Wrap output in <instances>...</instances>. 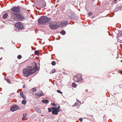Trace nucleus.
<instances>
[{
  "instance_id": "f257e3e1",
  "label": "nucleus",
  "mask_w": 122,
  "mask_h": 122,
  "mask_svg": "<svg viewBox=\"0 0 122 122\" xmlns=\"http://www.w3.org/2000/svg\"><path fill=\"white\" fill-rule=\"evenodd\" d=\"M35 66L33 67L32 66H29L30 68L24 69L23 70V75L25 77H28L30 75L35 73L38 70V68L37 67L36 64V63H34Z\"/></svg>"
},
{
  "instance_id": "f03ea898",
  "label": "nucleus",
  "mask_w": 122,
  "mask_h": 122,
  "mask_svg": "<svg viewBox=\"0 0 122 122\" xmlns=\"http://www.w3.org/2000/svg\"><path fill=\"white\" fill-rule=\"evenodd\" d=\"M10 15L13 18L20 21H22L25 19V17L22 13L11 12Z\"/></svg>"
},
{
  "instance_id": "7ed1b4c3",
  "label": "nucleus",
  "mask_w": 122,
  "mask_h": 122,
  "mask_svg": "<svg viewBox=\"0 0 122 122\" xmlns=\"http://www.w3.org/2000/svg\"><path fill=\"white\" fill-rule=\"evenodd\" d=\"M51 20V18L47 16H42L38 20L39 23L43 25L47 24Z\"/></svg>"
},
{
  "instance_id": "20e7f679",
  "label": "nucleus",
  "mask_w": 122,
  "mask_h": 122,
  "mask_svg": "<svg viewBox=\"0 0 122 122\" xmlns=\"http://www.w3.org/2000/svg\"><path fill=\"white\" fill-rule=\"evenodd\" d=\"M59 23L56 21L52 22L50 23L49 27L52 30H55L59 27Z\"/></svg>"
},
{
  "instance_id": "39448f33",
  "label": "nucleus",
  "mask_w": 122,
  "mask_h": 122,
  "mask_svg": "<svg viewBox=\"0 0 122 122\" xmlns=\"http://www.w3.org/2000/svg\"><path fill=\"white\" fill-rule=\"evenodd\" d=\"M66 16L69 19H73L75 18L76 15L74 12L71 10H69Z\"/></svg>"
},
{
  "instance_id": "423d86ee",
  "label": "nucleus",
  "mask_w": 122,
  "mask_h": 122,
  "mask_svg": "<svg viewBox=\"0 0 122 122\" xmlns=\"http://www.w3.org/2000/svg\"><path fill=\"white\" fill-rule=\"evenodd\" d=\"M74 80L75 82L79 83H82L83 82L82 76L80 74H78L77 76H75Z\"/></svg>"
},
{
  "instance_id": "0eeeda50",
  "label": "nucleus",
  "mask_w": 122,
  "mask_h": 122,
  "mask_svg": "<svg viewBox=\"0 0 122 122\" xmlns=\"http://www.w3.org/2000/svg\"><path fill=\"white\" fill-rule=\"evenodd\" d=\"M37 5L41 8H44L46 6V2L44 0H38L37 2Z\"/></svg>"
},
{
  "instance_id": "6e6552de",
  "label": "nucleus",
  "mask_w": 122,
  "mask_h": 122,
  "mask_svg": "<svg viewBox=\"0 0 122 122\" xmlns=\"http://www.w3.org/2000/svg\"><path fill=\"white\" fill-rule=\"evenodd\" d=\"M10 12H12L11 11L13 12H16L17 13L20 12V6H13L12 8L10 10H8V11H10Z\"/></svg>"
},
{
  "instance_id": "1a4fd4ad",
  "label": "nucleus",
  "mask_w": 122,
  "mask_h": 122,
  "mask_svg": "<svg viewBox=\"0 0 122 122\" xmlns=\"http://www.w3.org/2000/svg\"><path fill=\"white\" fill-rule=\"evenodd\" d=\"M19 107L16 105H14L12 106L10 108L11 111L13 112L19 109Z\"/></svg>"
},
{
  "instance_id": "9d476101",
  "label": "nucleus",
  "mask_w": 122,
  "mask_h": 122,
  "mask_svg": "<svg viewBox=\"0 0 122 122\" xmlns=\"http://www.w3.org/2000/svg\"><path fill=\"white\" fill-rule=\"evenodd\" d=\"M15 25L16 27L18 29L21 30L22 29L24 28L23 25L21 23L18 22L15 24Z\"/></svg>"
},
{
  "instance_id": "9b49d317",
  "label": "nucleus",
  "mask_w": 122,
  "mask_h": 122,
  "mask_svg": "<svg viewBox=\"0 0 122 122\" xmlns=\"http://www.w3.org/2000/svg\"><path fill=\"white\" fill-rule=\"evenodd\" d=\"M69 22H67V21H62L61 22L60 24V26L61 27L63 26H66L68 24Z\"/></svg>"
},
{
  "instance_id": "f8f14e48",
  "label": "nucleus",
  "mask_w": 122,
  "mask_h": 122,
  "mask_svg": "<svg viewBox=\"0 0 122 122\" xmlns=\"http://www.w3.org/2000/svg\"><path fill=\"white\" fill-rule=\"evenodd\" d=\"M43 95V93H41L40 92H37V93H36L35 94V95L36 97L39 98L41 96H42Z\"/></svg>"
},
{
  "instance_id": "ddd939ff",
  "label": "nucleus",
  "mask_w": 122,
  "mask_h": 122,
  "mask_svg": "<svg viewBox=\"0 0 122 122\" xmlns=\"http://www.w3.org/2000/svg\"><path fill=\"white\" fill-rule=\"evenodd\" d=\"M57 108L55 109V110H53L52 111V114H55V115H57L58 114V111L57 110Z\"/></svg>"
},
{
  "instance_id": "4468645a",
  "label": "nucleus",
  "mask_w": 122,
  "mask_h": 122,
  "mask_svg": "<svg viewBox=\"0 0 122 122\" xmlns=\"http://www.w3.org/2000/svg\"><path fill=\"white\" fill-rule=\"evenodd\" d=\"M42 103L46 104L49 103V102L48 100L47 99H44L42 100Z\"/></svg>"
},
{
  "instance_id": "2eb2a0df",
  "label": "nucleus",
  "mask_w": 122,
  "mask_h": 122,
  "mask_svg": "<svg viewBox=\"0 0 122 122\" xmlns=\"http://www.w3.org/2000/svg\"><path fill=\"white\" fill-rule=\"evenodd\" d=\"M120 36L122 37V31L121 32L120 34ZM118 40H119L120 41V42H122V40H120L121 39V37H118Z\"/></svg>"
},
{
  "instance_id": "dca6fc26",
  "label": "nucleus",
  "mask_w": 122,
  "mask_h": 122,
  "mask_svg": "<svg viewBox=\"0 0 122 122\" xmlns=\"http://www.w3.org/2000/svg\"><path fill=\"white\" fill-rule=\"evenodd\" d=\"M8 16V14L7 13H5L3 15V18L4 19H5Z\"/></svg>"
},
{
  "instance_id": "f3484780",
  "label": "nucleus",
  "mask_w": 122,
  "mask_h": 122,
  "mask_svg": "<svg viewBox=\"0 0 122 122\" xmlns=\"http://www.w3.org/2000/svg\"><path fill=\"white\" fill-rule=\"evenodd\" d=\"M27 115V114L26 113H25V114H23V117L22 118V119H24L26 117Z\"/></svg>"
},
{
  "instance_id": "a211bd4d",
  "label": "nucleus",
  "mask_w": 122,
  "mask_h": 122,
  "mask_svg": "<svg viewBox=\"0 0 122 122\" xmlns=\"http://www.w3.org/2000/svg\"><path fill=\"white\" fill-rule=\"evenodd\" d=\"M60 33L62 35H64L66 34V32L65 30H63Z\"/></svg>"
},
{
  "instance_id": "6ab92c4d",
  "label": "nucleus",
  "mask_w": 122,
  "mask_h": 122,
  "mask_svg": "<svg viewBox=\"0 0 122 122\" xmlns=\"http://www.w3.org/2000/svg\"><path fill=\"white\" fill-rule=\"evenodd\" d=\"M35 54V55H37L39 54V51L37 50L35 51L34 52Z\"/></svg>"
},
{
  "instance_id": "aec40b11",
  "label": "nucleus",
  "mask_w": 122,
  "mask_h": 122,
  "mask_svg": "<svg viewBox=\"0 0 122 122\" xmlns=\"http://www.w3.org/2000/svg\"><path fill=\"white\" fill-rule=\"evenodd\" d=\"M72 85L73 87L75 88L76 86V84L75 83H73L72 84Z\"/></svg>"
},
{
  "instance_id": "412c9836",
  "label": "nucleus",
  "mask_w": 122,
  "mask_h": 122,
  "mask_svg": "<svg viewBox=\"0 0 122 122\" xmlns=\"http://www.w3.org/2000/svg\"><path fill=\"white\" fill-rule=\"evenodd\" d=\"M31 90H33L32 92H36L37 91L36 89L35 88H32Z\"/></svg>"
},
{
  "instance_id": "4be33fe9",
  "label": "nucleus",
  "mask_w": 122,
  "mask_h": 122,
  "mask_svg": "<svg viewBox=\"0 0 122 122\" xmlns=\"http://www.w3.org/2000/svg\"><path fill=\"white\" fill-rule=\"evenodd\" d=\"M26 101L25 100H23L22 101V103L23 104H25L26 103Z\"/></svg>"
},
{
  "instance_id": "5701e85b",
  "label": "nucleus",
  "mask_w": 122,
  "mask_h": 122,
  "mask_svg": "<svg viewBox=\"0 0 122 122\" xmlns=\"http://www.w3.org/2000/svg\"><path fill=\"white\" fill-rule=\"evenodd\" d=\"M51 64L53 66H54L56 64V62L55 61H53L51 62Z\"/></svg>"
},
{
  "instance_id": "b1692460",
  "label": "nucleus",
  "mask_w": 122,
  "mask_h": 122,
  "mask_svg": "<svg viewBox=\"0 0 122 122\" xmlns=\"http://www.w3.org/2000/svg\"><path fill=\"white\" fill-rule=\"evenodd\" d=\"M21 58L22 56L20 55H19L17 57V58L18 59H20Z\"/></svg>"
},
{
  "instance_id": "393cba45",
  "label": "nucleus",
  "mask_w": 122,
  "mask_h": 122,
  "mask_svg": "<svg viewBox=\"0 0 122 122\" xmlns=\"http://www.w3.org/2000/svg\"><path fill=\"white\" fill-rule=\"evenodd\" d=\"M20 96L22 97L24 99H25V96L23 94L20 95Z\"/></svg>"
},
{
  "instance_id": "a878e982",
  "label": "nucleus",
  "mask_w": 122,
  "mask_h": 122,
  "mask_svg": "<svg viewBox=\"0 0 122 122\" xmlns=\"http://www.w3.org/2000/svg\"><path fill=\"white\" fill-rule=\"evenodd\" d=\"M78 104V103L77 102H76L75 103V104L73 105V107H74V106H77V105Z\"/></svg>"
},
{
  "instance_id": "bb28decb",
  "label": "nucleus",
  "mask_w": 122,
  "mask_h": 122,
  "mask_svg": "<svg viewBox=\"0 0 122 122\" xmlns=\"http://www.w3.org/2000/svg\"><path fill=\"white\" fill-rule=\"evenodd\" d=\"M48 112H51V111H52L51 108H48Z\"/></svg>"
},
{
  "instance_id": "cd10ccee",
  "label": "nucleus",
  "mask_w": 122,
  "mask_h": 122,
  "mask_svg": "<svg viewBox=\"0 0 122 122\" xmlns=\"http://www.w3.org/2000/svg\"><path fill=\"white\" fill-rule=\"evenodd\" d=\"M57 92L58 93H61V94H62V92H61L60 90H58L57 91Z\"/></svg>"
},
{
  "instance_id": "c85d7f7f",
  "label": "nucleus",
  "mask_w": 122,
  "mask_h": 122,
  "mask_svg": "<svg viewBox=\"0 0 122 122\" xmlns=\"http://www.w3.org/2000/svg\"><path fill=\"white\" fill-rule=\"evenodd\" d=\"M6 81H7L9 83H10V79H7Z\"/></svg>"
},
{
  "instance_id": "c756f323",
  "label": "nucleus",
  "mask_w": 122,
  "mask_h": 122,
  "mask_svg": "<svg viewBox=\"0 0 122 122\" xmlns=\"http://www.w3.org/2000/svg\"><path fill=\"white\" fill-rule=\"evenodd\" d=\"M56 71V70L55 69H53L52 70V72L53 73L55 72Z\"/></svg>"
},
{
  "instance_id": "7c9ffc66",
  "label": "nucleus",
  "mask_w": 122,
  "mask_h": 122,
  "mask_svg": "<svg viewBox=\"0 0 122 122\" xmlns=\"http://www.w3.org/2000/svg\"><path fill=\"white\" fill-rule=\"evenodd\" d=\"M92 14V12H90L88 13V16H90V15Z\"/></svg>"
},
{
  "instance_id": "2f4dec72",
  "label": "nucleus",
  "mask_w": 122,
  "mask_h": 122,
  "mask_svg": "<svg viewBox=\"0 0 122 122\" xmlns=\"http://www.w3.org/2000/svg\"><path fill=\"white\" fill-rule=\"evenodd\" d=\"M79 120L80 121H83V120L82 118H81L79 119Z\"/></svg>"
},
{
  "instance_id": "473e14b6",
  "label": "nucleus",
  "mask_w": 122,
  "mask_h": 122,
  "mask_svg": "<svg viewBox=\"0 0 122 122\" xmlns=\"http://www.w3.org/2000/svg\"><path fill=\"white\" fill-rule=\"evenodd\" d=\"M51 108H52V110H55V109L56 108L55 107H51Z\"/></svg>"
},
{
  "instance_id": "72a5a7b5",
  "label": "nucleus",
  "mask_w": 122,
  "mask_h": 122,
  "mask_svg": "<svg viewBox=\"0 0 122 122\" xmlns=\"http://www.w3.org/2000/svg\"><path fill=\"white\" fill-rule=\"evenodd\" d=\"M60 108V106H58L57 107H56L55 108H57V109H59Z\"/></svg>"
},
{
  "instance_id": "f704fd0d",
  "label": "nucleus",
  "mask_w": 122,
  "mask_h": 122,
  "mask_svg": "<svg viewBox=\"0 0 122 122\" xmlns=\"http://www.w3.org/2000/svg\"><path fill=\"white\" fill-rule=\"evenodd\" d=\"M51 104H52V105L53 106H54L56 105V104L54 103H51Z\"/></svg>"
},
{
  "instance_id": "c9c22d12",
  "label": "nucleus",
  "mask_w": 122,
  "mask_h": 122,
  "mask_svg": "<svg viewBox=\"0 0 122 122\" xmlns=\"http://www.w3.org/2000/svg\"><path fill=\"white\" fill-rule=\"evenodd\" d=\"M20 95H23V92H20Z\"/></svg>"
},
{
  "instance_id": "e433bc0d",
  "label": "nucleus",
  "mask_w": 122,
  "mask_h": 122,
  "mask_svg": "<svg viewBox=\"0 0 122 122\" xmlns=\"http://www.w3.org/2000/svg\"><path fill=\"white\" fill-rule=\"evenodd\" d=\"M77 101L78 102H79L80 103H81V102L79 100H77Z\"/></svg>"
},
{
  "instance_id": "4c0bfd02",
  "label": "nucleus",
  "mask_w": 122,
  "mask_h": 122,
  "mask_svg": "<svg viewBox=\"0 0 122 122\" xmlns=\"http://www.w3.org/2000/svg\"><path fill=\"white\" fill-rule=\"evenodd\" d=\"M56 109L57 111H58V112H60V111H61V109Z\"/></svg>"
},
{
  "instance_id": "58836bf2",
  "label": "nucleus",
  "mask_w": 122,
  "mask_h": 122,
  "mask_svg": "<svg viewBox=\"0 0 122 122\" xmlns=\"http://www.w3.org/2000/svg\"><path fill=\"white\" fill-rule=\"evenodd\" d=\"M119 73H121V74L122 75V71H120Z\"/></svg>"
},
{
  "instance_id": "ea45409f",
  "label": "nucleus",
  "mask_w": 122,
  "mask_h": 122,
  "mask_svg": "<svg viewBox=\"0 0 122 122\" xmlns=\"http://www.w3.org/2000/svg\"><path fill=\"white\" fill-rule=\"evenodd\" d=\"M114 1H115V3H116V1L117 0H114Z\"/></svg>"
},
{
  "instance_id": "a19ab883",
  "label": "nucleus",
  "mask_w": 122,
  "mask_h": 122,
  "mask_svg": "<svg viewBox=\"0 0 122 122\" xmlns=\"http://www.w3.org/2000/svg\"><path fill=\"white\" fill-rule=\"evenodd\" d=\"M25 85H23V88H25Z\"/></svg>"
},
{
  "instance_id": "79ce46f5",
  "label": "nucleus",
  "mask_w": 122,
  "mask_h": 122,
  "mask_svg": "<svg viewBox=\"0 0 122 122\" xmlns=\"http://www.w3.org/2000/svg\"><path fill=\"white\" fill-rule=\"evenodd\" d=\"M2 58H1L0 59V60H1L2 59Z\"/></svg>"
},
{
  "instance_id": "37998d69",
  "label": "nucleus",
  "mask_w": 122,
  "mask_h": 122,
  "mask_svg": "<svg viewBox=\"0 0 122 122\" xmlns=\"http://www.w3.org/2000/svg\"><path fill=\"white\" fill-rule=\"evenodd\" d=\"M3 48H2V47H1V49H3Z\"/></svg>"
},
{
  "instance_id": "c03bdc74",
  "label": "nucleus",
  "mask_w": 122,
  "mask_h": 122,
  "mask_svg": "<svg viewBox=\"0 0 122 122\" xmlns=\"http://www.w3.org/2000/svg\"><path fill=\"white\" fill-rule=\"evenodd\" d=\"M3 48H2V47H1V49H3Z\"/></svg>"
}]
</instances>
